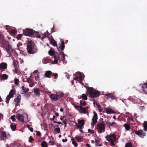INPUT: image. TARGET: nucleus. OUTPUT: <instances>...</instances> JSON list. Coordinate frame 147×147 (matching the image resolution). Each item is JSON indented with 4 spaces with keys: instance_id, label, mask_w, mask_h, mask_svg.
<instances>
[{
    "instance_id": "obj_1",
    "label": "nucleus",
    "mask_w": 147,
    "mask_h": 147,
    "mask_svg": "<svg viewBox=\"0 0 147 147\" xmlns=\"http://www.w3.org/2000/svg\"><path fill=\"white\" fill-rule=\"evenodd\" d=\"M27 53L29 54H34L38 51V49L35 44L32 41H28L27 43Z\"/></svg>"
},
{
    "instance_id": "obj_2",
    "label": "nucleus",
    "mask_w": 147,
    "mask_h": 147,
    "mask_svg": "<svg viewBox=\"0 0 147 147\" xmlns=\"http://www.w3.org/2000/svg\"><path fill=\"white\" fill-rule=\"evenodd\" d=\"M80 106H74L75 109L81 113H86V110L89 108V107L86 106L84 107H82V106H85L86 104L85 101L84 100H81L80 101Z\"/></svg>"
},
{
    "instance_id": "obj_3",
    "label": "nucleus",
    "mask_w": 147,
    "mask_h": 147,
    "mask_svg": "<svg viewBox=\"0 0 147 147\" xmlns=\"http://www.w3.org/2000/svg\"><path fill=\"white\" fill-rule=\"evenodd\" d=\"M0 38L3 45V48H5L7 53L10 55L11 53L13 52V49L11 45L9 44L8 42L4 40L2 36L0 37Z\"/></svg>"
},
{
    "instance_id": "obj_4",
    "label": "nucleus",
    "mask_w": 147,
    "mask_h": 147,
    "mask_svg": "<svg viewBox=\"0 0 147 147\" xmlns=\"http://www.w3.org/2000/svg\"><path fill=\"white\" fill-rule=\"evenodd\" d=\"M87 91L90 96L91 98L97 97L100 95V92L94 89L93 87H88Z\"/></svg>"
},
{
    "instance_id": "obj_5",
    "label": "nucleus",
    "mask_w": 147,
    "mask_h": 147,
    "mask_svg": "<svg viewBox=\"0 0 147 147\" xmlns=\"http://www.w3.org/2000/svg\"><path fill=\"white\" fill-rule=\"evenodd\" d=\"M49 54L51 56L53 55L55 59L53 63H58V60L60 59V54L58 52H55V51L52 50H49L48 52Z\"/></svg>"
},
{
    "instance_id": "obj_6",
    "label": "nucleus",
    "mask_w": 147,
    "mask_h": 147,
    "mask_svg": "<svg viewBox=\"0 0 147 147\" xmlns=\"http://www.w3.org/2000/svg\"><path fill=\"white\" fill-rule=\"evenodd\" d=\"M97 128L98 133H101L105 131V125L104 123L100 122L97 124Z\"/></svg>"
},
{
    "instance_id": "obj_7",
    "label": "nucleus",
    "mask_w": 147,
    "mask_h": 147,
    "mask_svg": "<svg viewBox=\"0 0 147 147\" xmlns=\"http://www.w3.org/2000/svg\"><path fill=\"white\" fill-rule=\"evenodd\" d=\"M15 91L14 90L12 89L10 90L9 93V94L6 97L5 102L7 104L9 103L10 99L14 97V95L15 94Z\"/></svg>"
},
{
    "instance_id": "obj_8",
    "label": "nucleus",
    "mask_w": 147,
    "mask_h": 147,
    "mask_svg": "<svg viewBox=\"0 0 147 147\" xmlns=\"http://www.w3.org/2000/svg\"><path fill=\"white\" fill-rule=\"evenodd\" d=\"M60 45L59 47H57L58 51L60 52V54L63 55V57L64 58V54L63 51L65 48V44L64 41H62L61 44H59Z\"/></svg>"
},
{
    "instance_id": "obj_9",
    "label": "nucleus",
    "mask_w": 147,
    "mask_h": 147,
    "mask_svg": "<svg viewBox=\"0 0 147 147\" xmlns=\"http://www.w3.org/2000/svg\"><path fill=\"white\" fill-rule=\"evenodd\" d=\"M23 34L27 36H31L33 34L34 30L32 29L26 28L23 31Z\"/></svg>"
},
{
    "instance_id": "obj_10",
    "label": "nucleus",
    "mask_w": 147,
    "mask_h": 147,
    "mask_svg": "<svg viewBox=\"0 0 147 147\" xmlns=\"http://www.w3.org/2000/svg\"><path fill=\"white\" fill-rule=\"evenodd\" d=\"M105 138L108 141L110 140L113 141H116V135L114 134H111L110 135H107Z\"/></svg>"
},
{
    "instance_id": "obj_11",
    "label": "nucleus",
    "mask_w": 147,
    "mask_h": 147,
    "mask_svg": "<svg viewBox=\"0 0 147 147\" xmlns=\"http://www.w3.org/2000/svg\"><path fill=\"white\" fill-rule=\"evenodd\" d=\"M94 115L92 120L91 125L94 126L96 123L98 119L97 114L95 111H94Z\"/></svg>"
},
{
    "instance_id": "obj_12",
    "label": "nucleus",
    "mask_w": 147,
    "mask_h": 147,
    "mask_svg": "<svg viewBox=\"0 0 147 147\" xmlns=\"http://www.w3.org/2000/svg\"><path fill=\"white\" fill-rule=\"evenodd\" d=\"M135 134L139 137L143 138L146 135V133L143 130H140L139 131H135Z\"/></svg>"
},
{
    "instance_id": "obj_13",
    "label": "nucleus",
    "mask_w": 147,
    "mask_h": 147,
    "mask_svg": "<svg viewBox=\"0 0 147 147\" xmlns=\"http://www.w3.org/2000/svg\"><path fill=\"white\" fill-rule=\"evenodd\" d=\"M7 137V135L5 131H1L0 132V137L1 140H5L6 139Z\"/></svg>"
},
{
    "instance_id": "obj_14",
    "label": "nucleus",
    "mask_w": 147,
    "mask_h": 147,
    "mask_svg": "<svg viewBox=\"0 0 147 147\" xmlns=\"http://www.w3.org/2000/svg\"><path fill=\"white\" fill-rule=\"evenodd\" d=\"M21 99V96L20 94H18L16 98L14 99V101L15 102V105L16 106H18L20 105V102Z\"/></svg>"
},
{
    "instance_id": "obj_15",
    "label": "nucleus",
    "mask_w": 147,
    "mask_h": 147,
    "mask_svg": "<svg viewBox=\"0 0 147 147\" xmlns=\"http://www.w3.org/2000/svg\"><path fill=\"white\" fill-rule=\"evenodd\" d=\"M140 86H141L142 89L144 93L147 94V83H144L143 84H141L140 85Z\"/></svg>"
},
{
    "instance_id": "obj_16",
    "label": "nucleus",
    "mask_w": 147,
    "mask_h": 147,
    "mask_svg": "<svg viewBox=\"0 0 147 147\" xmlns=\"http://www.w3.org/2000/svg\"><path fill=\"white\" fill-rule=\"evenodd\" d=\"M16 117L20 122H24V116L22 115L18 114L16 115Z\"/></svg>"
},
{
    "instance_id": "obj_17",
    "label": "nucleus",
    "mask_w": 147,
    "mask_h": 147,
    "mask_svg": "<svg viewBox=\"0 0 147 147\" xmlns=\"http://www.w3.org/2000/svg\"><path fill=\"white\" fill-rule=\"evenodd\" d=\"M84 120L79 121L78 122V125L77 126V127L81 129L84 125Z\"/></svg>"
},
{
    "instance_id": "obj_18",
    "label": "nucleus",
    "mask_w": 147,
    "mask_h": 147,
    "mask_svg": "<svg viewBox=\"0 0 147 147\" xmlns=\"http://www.w3.org/2000/svg\"><path fill=\"white\" fill-rule=\"evenodd\" d=\"M53 74V73L51 71H47L45 74V77L50 78L51 76Z\"/></svg>"
},
{
    "instance_id": "obj_19",
    "label": "nucleus",
    "mask_w": 147,
    "mask_h": 147,
    "mask_svg": "<svg viewBox=\"0 0 147 147\" xmlns=\"http://www.w3.org/2000/svg\"><path fill=\"white\" fill-rule=\"evenodd\" d=\"M50 97L53 100L55 101L57 100L58 99V96L57 94H51L50 96Z\"/></svg>"
},
{
    "instance_id": "obj_20",
    "label": "nucleus",
    "mask_w": 147,
    "mask_h": 147,
    "mask_svg": "<svg viewBox=\"0 0 147 147\" xmlns=\"http://www.w3.org/2000/svg\"><path fill=\"white\" fill-rule=\"evenodd\" d=\"M106 112L107 114L115 113V111H113L112 109L109 108H106L105 109Z\"/></svg>"
},
{
    "instance_id": "obj_21",
    "label": "nucleus",
    "mask_w": 147,
    "mask_h": 147,
    "mask_svg": "<svg viewBox=\"0 0 147 147\" xmlns=\"http://www.w3.org/2000/svg\"><path fill=\"white\" fill-rule=\"evenodd\" d=\"M7 64L5 63H2L0 64V68L4 69L7 68Z\"/></svg>"
},
{
    "instance_id": "obj_22",
    "label": "nucleus",
    "mask_w": 147,
    "mask_h": 147,
    "mask_svg": "<svg viewBox=\"0 0 147 147\" xmlns=\"http://www.w3.org/2000/svg\"><path fill=\"white\" fill-rule=\"evenodd\" d=\"M22 94H25L28 92L29 90L28 88H25L24 86H22Z\"/></svg>"
},
{
    "instance_id": "obj_23",
    "label": "nucleus",
    "mask_w": 147,
    "mask_h": 147,
    "mask_svg": "<svg viewBox=\"0 0 147 147\" xmlns=\"http://www.w3.org/2000/svg\"><path fill=\"white\" fill-rule=\"evenodd\" d=\"M51 37L52 38L49 39V40L50 41L51 43L54 46H56L57 45V44L56 42L52 36Z\"/></svg>"
},
{
    "instance_id": "obj_24",
    "label": "nucleus",
    "mask_w": 147,
    "mask_h": 147,
    "mask_svg": "<svg viewBox=\"0 0 147 147\" xmlns=\"http://www.w3.org/2000/svg\"><path fill=\"white\" fill-rule=\"evenodd\" d=\"M105 96H108V98H111L112 99H115V97L113 95V94L111 93V94H106L105 95Z\"/></svg>"
},
{
    "instance_id": "obj_25",
    "label": "nucleus",
    "mask_w": 147,
    "mask_h": 147,
    "mask_svg": "<svg viewBox=\"0 0 147 147\" xmlns=\"http://www.w3.org/2000/svg\"><path fill=\"white\" fill-rule=\"evenodd\" d=\"M123 126L127 130H129L130 129L131 127L129 124L125 123Z\"/></svg>"
},
{
    "instance_id": "obj_26",
    "label": "nucleus",
    "mask_w": 147,
    "mask_h": 147,
    "mask_svg": "<svg viewBox=\"0 0 147 147\" xmlns=\"http://www.w3.org/2000/svg\"><path fill=\"white\" fill-rule=\"evenodd\" d=\"M16 124L14 123L11 124L10 125V127L12 130L13 131H15V129L16 128Z\"/></svg>"
},
{
    "instance_id": "obj_27",
    "label": "nucleus",
    "mask_w": 147,
    "mask_h": 147,
    "mask_svg": "<svg viewBox=\"0 0 147 147\" xmlns=\"http://www.w3.org/2000/svg\"><path fill=\"white\" fill-rule=\"evenodd\" d=\"M42 147H47L48 146L47 143L45 141H43L41 144Z\"/></svg>"
},
{
    "instance_id": "obj_28",
    "label": "nucleus",
    "mask_w": 147,
    "mask_h": 147,
    "mask_svg": "<svg viewBox=\"0 0 147 147\" xmlns=\"http://www.w3.org/2000/svg\"><path fill=\"white\" fill-rule=\"evenodd\" d=\"M144 130L145 131H147V121H145L143 123Z\"/></svg>"
},
{
    "instance_id": "obj_29",
    "label": "nucleus",
    "mask_w": 147,
    "mask_h": 147,
    "mask_svg": "<svg viewBox=\"0 0 147 147\" xmlns=\"http://www.w3.org/2000/svg\"><path fill=\"white\" fill-rule=\"evenodd\" d=\"M116 123L115 122H113L112 123L110 122H106V124L109 127L110 126H112L113 125L115 124Z\"/></svg>"
},
{
    "instance_id": "obj_30",
    "label": "nucleus",
    "mask_w": 147,
    "mask_h": 147,
    "mask_svg": "<svg viewBox=\"0 0 147 147\" xmlns=\"http://www.w3.org/2000/svg\"><path fill=\"white\" fill-rule=\"evenodd\" d=\"M75 138L78 140V142H81L82 140V137H78V136H76Z\"/></svg>"
},
{
    "instance_id": "obj_31",
    "label": "nucleus",
    "mask_w": 147,
    "mask_h": 147,
    "mask_svg": "<svg viewBox=\"0 0 147 147\" xmlns=\"http://www.w3.org/2000/svg\"><path fill=\"white\" fill-rule=\"evenodd\" d=\"M34 92L35 95H38L40 94L38 88L34 89Z\"/></svg>"
},
{
    "instance_id": "obj_32",
    "label": "nucleus",
    "mask_w": 147,
    "mask_h": 147,
    "mask_svg": "<svg viewBox=\"0 0 147 147\" xmlns=\"http://www.w3.org/2000/svg\"><path fill=\"white\" fill-rule=\"evenodd\" d=\"M8 78V76L6 74H3L1 76V79H3L4 80H6Z\"/></svg>"
},
{
    "instance_id": "obj_33",
    "label": "nucleus",
    "mask_w": 147,
    "mask_h": 147,
    "mask_svg": "<svg viewBox=\"0 0 147 147\" xmlns=\"http://www.w3.org/2000/svg\"><path fill=\"white\" fill-rule=\"evenodd\" d=\"M82 97L83 99V100H87L88 98L86 94H83L82 95Z\"/></svg>"
},
{
    "instance_id": "obj_34",
    "label": "nucleus",
    "mask_w": 147,
    "mask_h": 147,
    "mask_svg": "<svg viewBox=\"0 0 147 147\" xmlns=\"http://www.w3.org/2000/svg\"><path fill=\"white\" fill-rule=\"evenodd\" d=\"M50 35V33L48 32V31H47L45 33L44 35V36L45 37H48L49 38V36Z\"/></svg>"
},
{
    "instance_id": "obj_35",
    "label": "nucleus",
    "mask_w": 147,
    "mask_h": 147,
    "mask_svg": "<svg viewBox=\"0 0 147 147\" xmlns=\"http://www.w3.org/2000/svg\"><path fill=\"white\" fill-rule=\"evenodd\" d=\"M49 144L50 145H53L55 144V142L53 139L52 140H51L49 142Z\"/></svg>"
},
{
    "instance_id": "obj_36",
    "label": "nucleus",
    "mask_w": 147,
    "mask_h": 147,
    "mask_svg": "<svg viewBox=\"0 0 147 147\" xmlns=\"http://www.w3.org/2000/svg\"><path fill=\"white\" fill-rule=\"evenodd\" d=\"M18 62L17 61H16L15 60H13V65L14 67L18 66Z\"/></svg>"
},
{
    "instance_id": "obj_37",
    "label": "nucleus",
    "mask_w": 147,
    "mask_h": 147,
    "mask_svg": "<svg viewBox=\"0 0 147 147\" xmlns=\"http://www.w3.org/2000/svg\"><path fill=\"white\" fill-rule=\"evenodd\" d=\"M26 126L31 132H33V128L30 127L29 125L27 124Z\"/></svg>"
},
{
    "instance_id": "obj_38",
    "label": "nucleus",
    "mask_w": 147,
    "mask_h": 147,
    "mask_svg": "<svg viewBox=\"0 0 147 147\" xmlns=\"http://www.w3.org/2000/svg\"><path fill=\"white\" fill-rule=\"evenodd\" d=\"M97 106L99 111L100 112H101L102 109V107L99 105H97Z\"/></svg>"
},
{
    "instance_id": "obj_39",
    "label": "nucleus",
    "mask_w": 147,
    "mask_h": 147,
    "mask_svg": "<svg viewBox=\"0 0 147 147\" xmlns=\"http://www.w3.org/2000/svg\"><path fill=\"white\" fill-rule=\"evenodd\" d=\"M132 145L130 142H128L126 144L125 147H132Z\"/></svg>"
},
{
    "instance_id": "obj_40",
    "label": "nucleus",
    "mask_w": 147,
    "mask_h": 147,
    "mask_svg": "<svg viewBox=\"0 0 147 147\" xmlns=\"http://www.w3.org/2000/svg\"><path fill=\"white\" fill-rule=\"evenodd\" d=\"M52 76H54V79H57L58 76V74L57 73H53V74L51 75Z\"/></svg>"
},
{
    "instance_id": "obj_41",
    "label": "nucleus",
    "mask_w": 147,
    "mask_h": 147,
    "mask_svg": "<svg viewBox=\"0 0 147 147\" xmlns=\"http://www.w3.org/2000/svg\"><path fill=\"white\" fill-rule=\"evenodd\" d=\"M54 130L57 131L58 133H60V128L59 127L55 128L54 129Z\"/></svg>"
},
{
    "instance_id": "obj_42",
    "label": "nucleus",
    "mask_w": 147,
    "mask_h": 147,
    "mask_svg": "<svg viewBox=\"0 0 147 147\" xmlns=\"http://www.w3.org/2000/svg\"><path fill=\"white\" fill-rule=\"evenodd\" d=\"M11 33L13 34H15L17 33V31L15 29L11 30L10 31Z\"/></svg>"
},
{
    "instance_id": "obj_43",
    "label": "nucleus",
    "mask_w": 147,
    "mask_h": 147,
    "mask_svg": "<svg viewBox=\"0 0 147 147\" xmlns=\"http://www.w3.org/2000/svg\"><path fill=\"white\" fill-rule=\"evenodd\" d=\"M18 66L14 67L15 68V72L16 73H17L19 72V69L18 67Z\"/></svg>"
},
{
    "instance_id": "obj_44",
    "label": "nucleus",
    "mask_w": 147,
    "mask_h": 147,
    "mask_svg": "<svg viewBox=\"0 0 147 147\" xmlns=\"http://www.w3.org/2000/svg\"><path fill=\"white\" fill-rule=\"evenodd\" d=\"M95 142L96 143V145H98V146H101L99 144L100 142L99 140H95Z\"/></svg>"
},
{
    "instance_id": "obj_45",
    "label": "nucleus",
    "mask_w": 147,
    "mask_h": 147,
    "mask_svg": "<svg viewBox=\"0 0 147 147\" xmlns=\"http://www.w3.org/2000/svg\"><path fill=\"white\" fill-rule=\"evenodd\" d=\"M19 82V80L17 78H15L14 79V83L16 85H18Z\"/></svg>"
},
{
    "instance_id": "obj_46",
    "label": "nucleus",
    "mask_w": 147,
    "mask_h": 147,
    "mask_svg": "<svg viewBox=\"0 0 147 147\" xmlns=\"http://www.w3.org/2000/svg\"><path fill=\"white\" fill-rule=\"evenodd\" d=\"M22 36V34H19L16 37V38L18 40H19L21 38Z\"/></svg>"
},
{
    "instance_id": "obj_47",
    "label": "nucleus",
    "mask_w": 147,
    "mask_h": 147,
    "mask_svg": "<svg viewBox=\"0 0 147 147\" xmlns=\"http://www.w3.org/2000/svg\"><path fill=\"white\" fill-rule=\"evenodd\" d=\"M115 141H111V140H110V141H109V142L111 143V146H115V144H114V142Z\"/></svg>"
},
{
    "instance_id": "obj_48",
    "label": "nucleus",
    "mask_w": 147,
    "mask_h": 147,
    "mask_svg": "<svg viewBox=\"0 0 147 147\" xmlns=\"http://www.w3.org/2000/svg\"><path fill=\"white\" fill-rule=\"evenodd\" d=\"M57 96H58V98H59V97L61 98L63 97L64 96V94L63 93H62L60 94H57Z\"/></svg>"
},
{
    "instance_id": "obj_49",
    "label": "nucleus",
    "mask_w": 147,
    "mask_h": 147,
    "mask_svg": "<svg viewBox=\"0 0 147 147\" xmlns=\"http://www.w3.org/2000/svg\"><path fill=\"white\" fill-rule=\"evenodd\" d=\"M72 144L75 147H77L78 146V144L76 142V141H74L72 142Z\"/></svg>"
},
{
    "instance_id": "obj_50",
    "label": "nucleus",
    "mask_w": 147,
    "mask_h": 147,
    "mask_svg": "<svg viewBox=\"0 0 147 147\" xmlns=\"http://www.w3.org/2000/svg\"><path fill=\"white\" fill-rule=\"evenodd\" d=\"M88 132L90 133L91 134H93L94 132V130H91L90 129H88Z\"/></svg>"
},
{
    "instance_id": "obj_51",
    "label": "nucleus",
    "mask_w": 147,
    "mask_h": 147,
    "mask_svg": "<svg viewBox=\"0 0 147 147\" xmlns=\"http://www.w3.org/2000/svg\"><path fill=\"white\" fill-rule=\"evenodd\" d=\"M34 140V139L32 136H30L29 138V142H32V141Z\"/></svg>"
},
{
    "instance_id": "obj_52",
    "label": "nucleus",
    "mask_w": 147,
    "mask_h": 147,
    "mask_svg": "<svg viewBox=\"0 0 147 147\" xmlns=\"http://www.w3.org/2000/svg\"><path fill=\"white\" fill-rule=\"evenodd\" d=\"M36 135L38 136H40L41 135V134L39 131H36Z\"/></svg>"
},
{
    "instance_id": "obj_53",
    "label": "nucleus",
    "mask_w": 147,
    "mask_h": 147,
    "mask_svg": "<svg viewBox=\"0 0 147 147\" xmlns=\"http://www.w3.org/2000/svg\"><path fill=\"white\" fill-rule=\"evenodd\" d=\"M15 117V115H13V116H11V119L13 121H15L16 120Z\"/></svg>"
},
{
    "instance_id": "obj_54",
    "label": "nucleus",
    "mask_w": 147,
    "mask_h": 147,
    "mask_svg": "<svg viewBox=\"0 0 147 147\" xmlns=\"http://www.w3.org/2000/svg\"><path fill=\"white\" fill-rule=\"evenodd\" d=\"M5 29L6 30H7L8 31L9 30L10 28V26H9L8 25H6L5 26Z\"/></svg>"
},
{
    "instance_id": "obj_55",
    "label": "nucleus",
    "mask_w": 147,
    "mask_h": 147,
    "mask_svg": "<svg viewBox=\"0 0 147 147\" xmlns=\"http://www.w3.org/2000/svg\"><path fill=\"white\" fill-rule=\"evenodd\" d=\"M78 80H79L80 81H82V75L80 74L79 75V77H78Z\"/></svg>"
},
{
    "instance_id": "obj_56",
    "label": "nucleus",
    "mask_w": 147,
    "mask_h": 147,
    "mask_svg": "<svg viewBox=\"0 0 147 147\" xmlns=\"http://www.w3.org/2000/svg\"><path fill=\"white\" fill-rule=\"evenodd\" d=\"M36 37L38 38H40L41 37V36L40 34L38 32H36Z\"/></svg>"
},
{
    "instance_id": "obj_57",
    "label": "nucleus",
    "mask_w": 147,
    "mask_h": 147,
    "mask_svg": "<svg viewBox=\"0 0 147 147\" xmlns=\"http://www.w3.org/2000/svg\"><path fill=\"white\" fill-rule=\"evenodd\" d=\"M26 81L28 83H29L30 82V81L31 80H30V78H26Z\"/></svg>"
},
{
    "instance_id": "obj_58",
    "label": "nucleus",
    "mask_w": 147,
    "mask_h": 147,
    "mask_svg": "<svg viewBox=\"0 0 147 147\" xmlns=\"http://www.w3.org/2000/svg\"><path fill=\"white\" fill-rule=\"evenodd\" d=\"M67 139L66 138L65 139H63L62 140V141L63 142H67Z\"/></svg>"
},
{
    "instance_id": "obj_59",
    "label": "nucleus",
    "mask_w": 147,
    "mask_h": 147,
    "mask_svg": "<svg viewBox=\"0 0 147 147\" xmlns=\"http://www.w3.org/2000/svg\"><path fill=\"white\" fill-rule=\"evenodd\" d=\"M63 122L65 124V127L66 126L67 123L64 120L63 121Z\"/></svg>"
},
{
    "instance_id": "obj_60",
    "label": "nucleus",
    "mask_w": 147,
    "mask_h": 147,
    "mask_svg": "<svg viewBox=\"0 0 147 147\" xmlns=\"http://www.w3.org/2000/svg\"><path fill=\"white\" fill-rule=\"evenodd\" d=\"M39 78L38 75H37V76H36L35 77V79L36 80H37Z\"/></svg>"
},
{
    "instance_id": "obj_61",
    "label": "nucleus",
    "mask_w": 147,
    "mask_h": 147,
    "mask_svg": "<svg viewBox=\"0 0 147 147\" xmlns=\"http://www.w3.org/2000/svg\"><path fill=\"white\" fill-rule=\"evenodd\" d=\"M55 115H53V117L52 118V119H51V120H54V119H55Z\"/></svg>"
},
{
    "instance_id": "obj_62",
    "label": "nucleus",
    "mask_w": 147,
    "mask_h": 147,
    "mask_svg": "<svg viewBox=\"0 0 147 147\" xmlns=\"http://www.w3.org/2000/svg\"><path fill=\"white\" fill-rule=\"evenodd\" d=\"M78 78H79V77H76L75 78H74V80H78Z\"/></svg>"
},
{
    "instance_id": "obj_63",
    "label": "nucleus",
    "mask_w": 147,
    "mask_h": 147,
    "mask_svg": "<svg viewBox=\"0 0 147 147\" xmlns=\"http://www.w3.org/2000/svg\"><path fill=\"white\" fill-rule=\"evenodd\" d=\"M86 145L87 146V147H91L90 144H86Z\"/></svg>"
},
{
    "instance_id": "obj_64",
    "label": "nucleus",
    "mask_w": 147,
    "mask_h": 147,
    "mask_svg": "<svg viewBox=\"0 0 147 147\" xmlns=\"http://www.w3.org/2000/svg\"><path fill=\"white\" fill-rule=\"evenodd\" d=\"M55 115L56 116H59V114L58 113H55Z\"/></svg>"
}]
</instances>
